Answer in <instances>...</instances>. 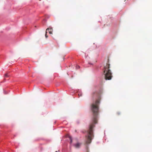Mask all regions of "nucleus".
Here are the masks:
<instances>
[{"label":"nucleus","instance_id":"nucleus-3","mask_svg":"<svg viewBox=\"0 0 152 152\" xmlns=\"http://www.w3.org/2000/svg\"><path fill=\"white\" fill-rule=\"evenodd\" d=\"M81 145V143L77 142V143L74 144V146L76 148H79L80 147Z\"/></svg>","mask_w":152,"mask_h":152},{"label":"nucleus","instance_id":"nucleus-1","mask_svg":"<svg viewBox=\"0 0 152 152\" xmlns=\"http://www.w3.org/2000/svg\"><path fill=\"white\" fill-rule=\"evenodd\" d=\"M92 96L93 98L96 97L98 99L91 105V110L93 113V122L90 124L89 129L88 131V134L86 136V144L90 143L94 137L93 128L95 126L94 124L97 123V117L99 111V105L101 99L100 94L97 91L93 93Z\"/></svg>","mask_w":152,"mask_h":152},{"label":"nucleus","instance_id":"nucleus-5","mask_svg":"<svg viewBox=\"0 0 152 152\" xmlns=\"http://www.w3.org/2000/svg\"><path fill=\"white\" fill-rule=\"evenodd\" d=\"M69 138L70 140V143L71 144L72 143V139L71 137H69Z\"/></svg>","mask_w":152,"mask_h":152},{"label":"nucleus","instance_id":"nucleus-8","mask_svg":"<svg viewBox=\"0 0 152 152\" xmlns=\"http://www.w3.org/2000/svg\"><path fill=\"white\" fill-rule=\"evenodd\" d=\"M79 67H80V66H78L76 68H79Z\"/></svg>","mask_w":152,"mask_h":152},{"label":"nucleus","instance_id":"nucleus-2","mask_svg":"<svg viewBox=\"0 0 152 152\" xmlns=\"http://www.w3.org/2000/svg\"><path fill=\"white\" fill-rule=\"evenodd\" d=\"M110 68V64L108 63H107L104 67L103 73L106 80H110L113 77Z\"/></svg>","mask_w":152,"mask_h":152},{"label":"nucleus","instance_id":"nucleus-4","mask_svg":"<svg viewBox=\"0 0 152 152\" xmlns=\"http://www.w3.org/2000/svg\"><path fill=\"white\" fill-rule=\"evenodd\" d=\"M53 29L52 28H48L46 29V31H48L49 33L50 34H52Z\"/></svg>","mask_w":152,"mask_h":152},{"label":"nucleus","instance_id":"nucleus-7","mask_svg":"<svg viewBox=\"0 0 152 152\" xmlns=\"http://www.w3.org/2000/svg\"><path fill=\"white\" fill-rule=\"evenodd\" d=\"M5 76L6 77H7V74H5Z\"/></svg>","mask_w":152,"mask_h":152},{"label":"nucleus","instance_id":"nucleus-9","mask_svg":"<svg viewBox=\"0 0 152 152\" xmlns=\"http://www.w3.org/2000/svg\"><path fill=\"white\" fill-rule=\"evenodd\" d=\"M55 152H57V151H56Z\"/></svg>","mask_w":152,"mask_h":152},{"label":"nucleus","instance_id":"nucleus-6","mask_svg":"<svg viewBox=\"0 0 152 152\" xmlns=\"http://www.w3.org/2000/svg\"><path fill=\"white\" fill-rule=\"evenodd\" d=\"M47 31H46V34H45V37H46V38H47L48 37L47 35Z\"/></svg>","mask_w":152,"mask_h":152}]
</instances>
